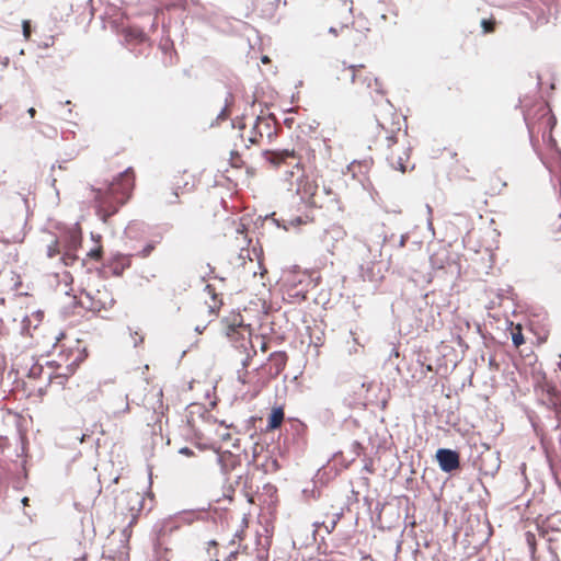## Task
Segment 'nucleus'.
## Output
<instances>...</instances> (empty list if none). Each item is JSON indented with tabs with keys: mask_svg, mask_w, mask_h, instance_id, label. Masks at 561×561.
I'll use <instances>...</instances> for the list:
<instances>
[{
	"mask_svg": "<svg viewBox=\"0 0 561 561\" xmlns=\"http://www.w3.org/2000/svg\"><path fill=\"white\" fill-rule=\"evenodd\" d=\"M135 184L133 168L121 172L106 188H92L98 203V214L103 221L117 213L118 207L126 203Z\"/></svg>",
	"mask_w": 561,
	"mask_h": 561,
	"instance_id": "f257e3e1",
	"label": "nucleus"
},
{
	"mask_svg": "<svg viewBox=\"0 0 561 561\" xmlns=\"http://www.w3.org/2000/svg\"><path fill=\"white\" fill-rule=\"evenodd\" d=\"M387 241V237L385 234V230L382 225H375L369 227L367 230L363 232V245L367 249L368 252H374V256L380 255L381 248Z\"/></svg>",
	"mask_w": 561,
	"mask_h": 561,
	"instance_id": "f03ea898",
	"label": "nucleus"
},
{
	"mask_svg": "<svg viewBox=\"0 0 561 561\" xmlns=\"http://www.w3.org/2000/svg\"><path fill=\"white\" fill-rule=\"evenodd\" d=\"M435 459L439 469L445 473H451L460 467L459 453L455 449L438 448L435 454Z\"/></svg>",
	"mask_w": 561,
	"mask_h": 561,
	"instance_id": "7ed1b4c3",
	"label": "nucleus"
},
{
	"mask_svg": "<svg viewBox=\"0 0 561 561\" xmlns=\"http://www.w3.org/2000/svg\"><path fill=\"white\" fill-rule=\"evenodd\" d=\"M82 294L89 299L88 309L100 311L102 309H108L114 305V299L108 295L106 290L101 291L96 290L95 295L85 289L82 290Z\"/></svg>",
	"mask_w": 561,
	"mask_h": 561,
	"instance_id": "20e7f679",
	"label": "nucleus"
},
{
	"mask_svg": "<svg viewBox=\"0 0 561 561\" xmlns=\"http://www.w3.org/2000/svg\"><path fill=\"white\" fill-rule=\"evenodd\" d=\"M501 460L499 454L488 449L482 453L479 459V470L482 474L493 477L500 469Z\"/></svg>",
	"mask_w": 561,
	"mask_h": 561,
	"instance_id": "39448f33",
	"label": "nucleus"
},
{
	"mask_svg": "<svg viewBox=\"0 0 561 561\" xmlns=\"http://www.w3.org/2000/svg\"><path fill=\"white\" fill-rule=\"evenodd\" d=\"M343 66H345V62H343ZM360 68H364V65H350L347 67V70L351 72L350 77H351V82H355L356 79H358L362 84L366 85L367 89H369L371 87V83L375 82L376 85L378 87L376 89V91L379 93V94H382L383 91L381 90L380 88V84H379V80L378 78H371L369 76H365V77H358L357 73H356V70L357 69H360ZM344 70H346V67H344Z\"/></svg>",
	"mask_w": 561,
	"mask_h": 561,
	"instance_id": "423d86ee",
	"label": "nucleus"
},
{
	"mask_svg": "<svg viewBox=\"0 0 561 561\" xmlns=\"http://www.w3.org/2000/svg\"><path fill=\"white\" fill-rule=\"evenodd\" d=\"M130 266V255L116 253L110 263V268L115 276H121Z\"/></svg>",
	"mask_w": 561,
	"mask_h": 561,
	"instance_id": "0eeeda50",
	"label": "nucleus"
},
{
	"mask_svg": "<svg viewBox=\"0 0 561 561\" xmlns=\"http://www.w3.org/2000/svg\"><path fill=\"white\" fill-rule=\"evenodd\" d=\"M284 421V410L282 407H275L272 409L267 419V431H274L278 428Z\"/></svg>",
	"mask_w": 561,
	"mask_h": 561,
	"instance_id": "6e6552de",
	"label": "nucleus"
},
{
	"mask_svg": "<svg viewBox=\"0 0 561 561\" xmlns=\"http://www.w3.org/2000/svg\"><path fill=\"white\" fill-rule=\"evenodd\" d=\"M61 244L64 250L76 252L81 245V236L77 232H72L61 241Z\"/></svg>",
	"mask_w": 561,
	"mask_h": 561,
	"instance_id": "1a4fd4ad",
	"label": "nucleus"
},
{
	"mask_svg": "<svg viewBox=\"0 0 561 561\" xmlns=\"http://www.w3.org/2000/svg\"><path fill=\"white\" fill-rule=\"evenodd\" d=\"M266 159L268 162H271L274 165H277L280 163L282 160H284L286 157L293 156V151L289 150H283V151H271L266 150L264 152Z\"/></svg>",
	"mask_w": 561,
	"mask_h": 561,
	"instance_id": "9d476101",
	"label": "nucleus"
},
{
	"mask_svg": "<svg viewBox=\"0 0 561 561\" xmlns=\"http://www.w3.org/2000/svg\"><path fill=\"white\" fill-rule=\"evenodd\" d=\"M61 252H62V244H61V241H59L58 239H55L54 241H51L50 244L47 245L46 254L50 259H53L57 255L60 256Z\"/></svg>",
	"mask_w": 561,
	"mask_h": 561,
	"instance_id": "9b49d317",
	"label": "nucleus"
},
{
	"mask_svg": "<svg viewBox=\"0 0 561 561\" xmlns=\"http://www.w3.org/2000/svg\"><path fill=\"white\" fill-rule=\"evenodd\" d=\"M77 260L78 256L75 254V252H70L62 249V252L59 257V261L62 265L71 266Z\"/></svg>",
	"mask_w": 561,
	"mask_h": 561,
	"instance_id": "f8f14e48",
	"label": "nucleus"
},
{
	"mask_svg": "<svg viewBox=\"0 0 561 561\" xmlns=\"http://www.w3.org/2000/svg\"><path fill=\"white\" fill-rule=\"evenodd\" d=\"M179 187L172 188L170 192L162 194V199L167 205H173L179 203Z\"/></svg>",
	"mask_w": 561,
	"mask_h": 561,
	"instance_id": "ddd939ff",
	"label": "nucleus"
},
{
	"mask_svg": "<svg viewBox=\"0 0 561 561\" xmlns=\"http://www.w3.org/2000/svg\"><path fill=\"white\" fill-rule=\"evenodd\" d=\"M480 24L483 33H491L494 30V22L492 20L482 19Z\"/></svg>",
	"mask_w": 561,
	"mask_h": 561,
	"instance_id": "4468645a",
	"label": "nucleus"
},
{
	"mask_svg": "<svg viewBox=\"0 0 561 561\" xmlns=\"http://www.w3.org/2000/svg\"><path fill=\"white\" fill-rule=\"evenodd\" d=\"M154 247H156V245H154V243H153V242H150V243L146 244V245L142 248V250L138 253V255H139L140 257H144V259H145V257H148V256L151 254V252L154 250Z\"/></svg>",
	"mask_w": 561,
	"mask_h": 561,
	"instance_id": "2eb2a0df",
	"label": "nucleus"
},
{
	"mask_svg": "<svg viewBox=\"0 0 561 561\" xmlns=\"http://www.w3.org/2000/svg\"><path fill=\"white\" fill-rule=\"evenodd\" d=\"M123 407L119 410L113 411L114 414L116 413H126L129 411V402H128V394L122 396Z\"/></svg>",
	"mask_w": 561,
	"mask_h": 561,
	"instance_id": "dca6fc26",
	"label": "nucleus"
},
{
	"mask_svg": "<svg viewBox=\"0 0 561 561\" xmlns=\"http://www.w3.org/2000/svg\"><path fill=\"white\" fill-rule=\"evenodd\" d=\"M512 342L515 346H520L525 340H524V335L518 332V333H513L512 334Z\"/></svg>",
	"mask_w": 561,
	"mask_h": 561,
	"instance_id": "f3484780",
	"label": "nucleus"
},
{
	"mask_svg": "<svg viewBox=\"0 0 561 561\" xmlns=\"http://www.w3.org/2000/svg\"><path fill=\"white\" fill-rule=\"evenodd\" d=\"M228 99H226V104L225 106L221 108V111L219 112V114L217 115V118L216 121L219 122V121H224L227 118V113H228Z\"/></svg>",
	"mask_w": 561,
	"mask_h": 561,
	"instance_id": "a211bd4d",
	"label": "nucleus"
},
{
	"mask_svg": "<svg viewBox=\"0 0 561 561\" xmlns=\"http://www.w3.org/2000/svg\"><path fill=\"white\" fill-rule=\"evenodd\" d=\"M359 271H360V276H362V278H363L364 280H366V279H370V277H369V275H368V273L370 272V268H369L368 266H367V267H365V265H364V264H360V266H359Z\"/></svg>",
	"mask_w": 561,
	"mask_h": 561,
	"instance_id": "6ab92c4d",
	"label": "nucleus"
},
{
	"mask_svg": "<svg viewBox=\"0 0 561 561\" xmlns=\"http://www.w3.org/2000/svg\"><path fill=\"white\" fill-rule=\"evenodd\" d=\"M22 28H23V35L25 38H28L30 37V21L27 20H24L22 22Z\"/></svg>",
	"mask_w": 561,
	"mask_h": 561,
	"instance_id": "aec40b11",
	"label": "nucleus"
},
{
	"mask_svg": "<svg viewBox=\"0 0 561 561\" xmlns=\"http://www.w3.org/2000/svg\"><path fill=\"white\" fill-rule=\"evenodd\" d=\"M426 211H427L428 216H432L433 209L428 204L426 205ZM427 227L432 231V233H434V228H433V222H432L431 217H428V219H427Z\"/></svg>",
	"mask_w": 561,
	"mask_h": 561,
	"instance_id": "412c9836",
	"label": "nucleus"
},
{
	"mask_svg": "<svg viewBox=\"0 0 561 561\" xmlns=\"http://www.w3.org/2000/svg\"><path fill=\"white\" fill-rule=\"evenodd\" d=\"M205 291L208 293L209 295H211L213 300H216L217 295H216V293H215V290H214L211 285L207 284L205 286Z\"/></svg>",
	"mask_w": 561,
	"mask_h": 561,
	"instance_id": "4be33fe9",
	"label": "nucleus"
},
{
	"mask_svg": "<svg viewBox=\"0 0 561 561\" xmlns=\"http://www.w3.org/2000/svg\"><path fill=\"white\" fill-rule=\"evenodd\" d=\"M179 453L181 455L188 456V457L194 455V451L191 448H188V447L180 448Z\"/></svg>",
	"mask_w": 561,
	"mask_h": 561,
	"instance_id": "5701e85b",
	"label": "nucleus"
},
{
	"mask_svg": "<svg viewBox=\"0 0 561 561\" xmlns=\"http://www.w3.org/2000/svg\"><path fill=\"white\" fill-rule=\"evenodd\" d=\"M341 3L344 5V7H347V10L350 12V14L353 13V1L352 0H343L341 1Z\"/></svg>",
	"mask_w": 561,
	"mask_h": 561,
	"instance_id": "b1692460",
	"label": "nucleus"
},
{
	"mask_svg": "<svg viewBox=\"0 0 561 561\" xmlns=\"http://www.w3.org/2000/svg\"><path fill=\"white\" fill-rule=\"evenodd\" d=\"M88 255H89L90 257H93V259H99V256H100V250H99V249H93V250H91V251L88 253Z\"/></svg>",
	"mask_w": 561,
	"mask_h": 561,
	"instance_id": "393cba45",
	"label": "nucleus"
},
{
	"mask_svg": "<svg viewBox=\"0 0 561 561\" xmlns=\"http://www.w3.org/2000/svg\"><path fill=\"white\" fill-rule=\"evenodd\" d=\"M42 370V367H32L30 370V376H37Z\"/></svg>",
	"mask_w": 561,
	"mask_h": 561,
	"instance_id": "a878e982",
	"label": "nucleus"
},
{
	"mask_svg": "<svg viewBox=\"0 0 561 561\" xmlns=\"http://www.w3.org/2000/svg\"><path fill=\"white\" fill-rule=\"evenodd\" d=\"M407 239H408V236H407V234H402V236L400 237V241H399V247H400V248H403V247L405 245Z\"/></svg>",
	"mask_w": 561,
	"mask_h": 561,
	"instance_id": "bb28decb",
	"label": "nucleus"
},
{
	"mask_svg": "<svg viewBox=\"0 0 561 561\" xmlns=\"http://www.w3.org/2000/svg\"><path fill=\"white\" fill-rule=\"evenodd\" d=\"M336 522L332 520L330 525H325V529L328 533H331L335 528Z\"/></svg>",
	"mask_w": 561,
	"mask_h": 561,
	"instance_id": "cd10ccee",
	"label": "nucleus"
},
{
	"mask_svg": "<svg viewBox=\"0 0 561 561\" xmlns=\"http://www.w3.org/2000/svg\"><path fill=\"white\" fill-rule=\"evenodd\" d=\"M264 130H267V136L268 137H272L273 136V131L271 130V125L268 122L265 123V127H264Z\"/></svg>",
	"mask_w": 561,
	"mask_h": 561,
	"instance_id": "c85d7f7f",
	"label": "nucleus"
},
{
	"mask_svg": "<svg viewBox=\"0 0 561 561\" xmlns=\"http://www.w3.org/2000/svg\"><path fill=\"white\" fill-rule=\"evenodd\" d=\"M264 130H267V136L268 137H272L273 136V131L271 130V125L268 122L265 123V127H264Z\"/></svg>",
	"mask_w": 561,
	"mask_h": 561,
	"instance_id": "c756f323",
	"label": "nucleus"
},
{
	"mask_svg": "<svg viewBox=\"0 0 561 561\" xmlns=\"http://www.w3.org/2000/svg\"><path fill=\"white\" fill-rule=\"evenodd\" d=\"M300 224H302V218L301 217H296L295 219H293L290 221V225H295V226H298Z\"/></svg>",
	"mask_w": 561,
	"mask_h": 561,
	"instance_id": "7c9ffc66",
	"label": "nucleus"
},
{
	"mask_svg": "<svg viewBox=\"0 0 561 561\" xmlns=\"http://www.w3.org/2000/svg\"><path fill=\"white\" fill-rule=\"evenodd\" d=\"M304 190H305V193H308L310 195H314V191H313V187L311 185L306 186Z\"/></svg>",
	"mask_w": 561,
	"mask_h": 561,
	"instance_id": "2f4dec72",
	"label": "nucleus"
},
{
	"mask_svg": "<svg viewBox=\"0 0 561 561\" xmlns=\"http://www.w3.org/2000/svg\"><path fill=\"white\" fill-rule=\"evenodd\" d=\"M264 121L262 116H257L256 117V121H255V124L253 126V130L256 131L257 130V125L260 122Z\"/></svg>",
	"mask_w": 561,
	"mask_h": 561,
	"instance_id": "473e14b6",
	"label": "nucleus"
},
{
	"mask_svg": "<svg viewBox=\"0 0 561 561\" xmlns=\"http://www.w3.org/2000/svg\"><path fill=\"white\" fill-rule=\"evenodd\" d=\"M66 368H67V371H65V374H64L65 377L71 375L73 371L72 365H68Z\"/></svg>",
	"mask_w": 561,
	"mask_h": 561,
	"instance_id": "72a5a7b5",
	"label": "nucleus"
},
{
	"mask_svg": "<svg viewBox=\"0 0 561 561\" xmlns=\"http://www.w3.org/2000/svg\"><path fill=\"white\" fill-rule=\"evenodd\" d=\"M249 362H250V355H248L243 360H242V367L243 368H247L248 365H249Z\"/></svg>",
	"mask_w": 561,
	"mask_h": 561,
	"instance_id": "f704fd0d",
	"label": "nucleus"
},
{
	"mask_svg": "<svg viewBox=\"0 0 561 561\" xmlns=\"http://www.w3.org/2000/svg\"><path fill=\"white\" fill-rule=\"evenodd\" d=\"M135 37H137L139 41H144V39H145V34H144L141 31H139V32L135 35Z\"/></svg>",
	"mask_w": 561,
	"mask_h": 561,
	"instance_id": "c9c22d12",
	"label": "nucleus"
},
{
	"mask_svg": "<svg viewBox=\"0 0 561 561\" xmlns=\"http://www.w3.org/2000/svg\"><path fill=\"white\" fill-rule=\"evenodd\" d=\"M329 33L333 34L334 36H336L337 35V30L335 27L331 26V27H329Z\"/></svg>",
	"mask_w": 561,
	"mask_h": 561,
	"instance_id": "e433bc0d",
	"label": "nucleus"
},
{
	"mask_svg": "<svg viewBox=\"0 0 561 561\" xmlns=\"http://www.w3.org/2000/svg\"><path fill=\"white\" fill-rule=\"evenodd\" d=\"M27 113H28V115H30L31 117H34V115H35L36 111H35V108H34V107H30V108L27 110Z\"/></svg>",
	"mask_w": 561,
	"mask_h": 561,
	"instance_id": "4c0bfd02",
	"label": "nucleus"
},
{
	"mask_svg": "<svg viewBox=\"0 0 561 561\" xmlns=\"http://www.w3.org/2000/svg\"><path fill=\"white\" fill-rule=\"evenodd\" d=\"M398 165H399V169H400L402 172H404L405 167H404L403 162H402V161H399V162H398Z\"/></svg>",
	"mask_w": 561,
	"mask_h": 561,
	"instance_id": "58836bf2",
	"label": "nucleus"
},
{
	"mask_svg": "<svg viewBox=\"0 0 561 561\" xmlns=\"http://www.w3.org/2000/svg\"><path fill=\"white\" fill-rule=\"evenodd\" d=\"M139 342H142V337H139V340H138V339H135V340H134V346L136 347V346L138 345V343H139Z\"/></svg>",
	"mask_w": 561,
	"mask_h": 561,
	"instance_id": "ea45409f",
	"label": "nucleus"
},
{
	"mask_svg": "<svg viewBox=\"0 0 561 561\" xmlns=\"http://www.w3.org/2000/svg\"><path fill=\"white\" fill-rule=\"evenodd\" d=\"M291 122H293V119H291V118H286V119L284 121V123H285V124H287V125L291 124Z\"/></svg>",
	"mask_w": 561,
	"mask_h": 561,
	"instance_id": "a19ab883",
	"label": "nucleus"
},
{
	"mask_svg": "<svg viewBox=\"0 0 561 561\" xmlns=\"http://www.w3.org/2000/svg\"><path fill=\"white\" fill-rule=\"evenodd\" d=\"M268 60H270V59H268V57H267V56H263V57H262V62H267Z\"/></svg>",
	"mask_w": 561,
	"mask_h": 561,
	"instance_id": "79ce46f5",
	"label": "nucleus"
},
{
	"mask_svg": "<svg viewBox=\"0 0 561 561\" xmlns=\"http://www.w3.org/2000/svg\"><path fill=\"white\" fill-rule=\"evenodd\" d=\"M27 502H28V497L24 496V497L22 499V503L25 505Z\"/></svg>",
	"mask_w": 561,
	"mask_h": 561,
	"instance_id": "37998d69",
	"label": "nucleus"
},
{
	"mask_svg": "<svg viewBox=\"0 0 561 561\" xmlns=\"http://www.w3.org/2000/svg\"><path fill=\"white\" fill-rule=\"evenodd\" d=\"M203 330H204V328H203V329H201L199 327H196V328H195V331H197V332H199V333H201Z\"/></svg>",
	"mask_w": 561,
	"mask_h": 561,
	"instance_id": "c03bdc74",
	"label": "nucleus"
},
{
	"mask_svg": "<svg viewBox=\"0 0 561 561\" xmlns=\"http://www.w3.org/2000/svg\"><path fill=\"white\" fill-rule=\"evenodd\" d=\"M392 352H393V354H394L396 356H398V355H399V353H398V351H397L396 348H392Z\"/></svg>",
	"mask_w": 561,
	"mask_h": 561,
	"instance_id": "a18cd8bd",
	"label": "nucleus"
},
{
	"mask_svg": "<svg viewBox=\"0 0 561 561\" xmlns=\"http://www.w3.org/2000/svg\"><path fill=\"white\" fill-rule=\"evenodd\" d=\"M210 312H215V309L213 307H209Z\"/></svg>",
	"mask_w": 561,
	"mask_h": 561,
	"instance_id": "49530a36",
	"label": "nucleus"
},
{
	"mask_svg": "<svg viewBox=\"0 0 561 561\" xmlns=\"http://www.w3.org/2000/svg\"><path fill=\"white\" fill-rule=\"evenodd\" d=\"M323 190L325 191L327 194L330 193V190H327L325 187H323Z\"/></svg>",
	"mask_w": 561,
	"mask_h": 561,
	"instance_id": "de8ad7c7",
	"label": "nucleus"
}]
</instances>
